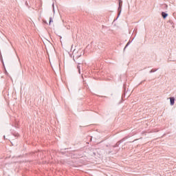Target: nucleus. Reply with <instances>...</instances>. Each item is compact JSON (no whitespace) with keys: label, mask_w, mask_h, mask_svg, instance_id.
Returning <instances> with one entry per match:
<instances>
[{"label":"nucleus","mask_w":176,"mask_h":176,"mask_svg":"<svg viewBox=\"0 0 176 176\" xmlns=\"http://www.w3.org/2000/svg\"><path fill=\"white\" fill-rule=\"evenodd\" d=\"M162 16L163 17V19H166L167 18V16H168V14L164 12H162Z\"/></svg>","instance_id":"obj_4"},{"label":"nucleus","mask_w":176,"mask_h":176,"mask_svg":"<svg viewBox=\"0 0 176 176\" xmlns=\"http://www.w3.org/2000/svg\"><path fill=\"white\" fill-rule=\"evenodd\" d=\"M123 1L122 0H119V7H118V16H120V13L122 12V4Z\"/></svg>","instance_id":"obj_2"},{"label":"nucleus","mask_w":176,"mask_h":176,"mask_svg":"<svg viewBox=\"0 0 176 176\" xmlns=\"http://www.w3.org/2000/svg\"><path fill=\"white\" fill-rule=\"evenodd\" d=\"M156 71H157V69H152L149 72V73H150V74H152V73H153V72H156Z\"/></svg>","instance_id":"obj_6"},{"label":"nucleus","mask_w":176,"mask_h":176,"mask_svg":"<svg viewBox=\"0 0 176 176\" xmlns=\"http://www.w3.org/2000/svg\"><path fill=\"white\" fill-rule=\"evenodd\" d=\"M164 8L165 9H167V8H168V6H167L166 4L164 5Z\"/></svg>","instance_id":"obj_8"},{"label":"nucleus","mask_w":176,"mask_h":176,"mask_svg":"<svg viewBox=\"0 0 176 176\" xmlns=\"http://www.w3.org/2000/svg\"><path fill=\"white\" fill-rule=\"evenodd\" d=\"M73 54H74L73 60L77 64H78V66H77V69H78V74H80V65H82V64L83 63V61L78 60V59L80 57H82V54H83V50H78L77 52H76V50H74L73 52Z\"/></svg>","instance_id":"obj_1"},{"label":"nucleus","mask_w":176,"mask_h":176,"mask_svg":"<svg viewBox=\"0 0 176 176\" xmlns=\"http://www.w3.org/2000/svg\"><path fill=\"white\" fill-rule=\"evenodd\" d=\"M169 100L170 105H174V104H175V98L174 97H170Z\"/></svg>","instance_id":"obj_3"},{"label":"nucleus","mask_w":176,"mask_h":176,"mask_svg":"<svg viewBox=\"0 0 176 176\" xmlns=\"http://www.w3.org/2000/svg\"><path fill=\"white\" fill-rule=\"evenodd\" d=\"M51 23H53V19L52 17L50 18V24H51Z\"/></svg>","instance_id":"obj_7"},{"label":"nucleus","mask_w":176,"mask_h":176,"mask_svg":"<svg viewBox=\"0 0 176 176\" xmlns=\"http://www.w3.org/2000/svg\"><path fill=\"white\" fill-rule=\"evenodd\" d=\"M120 144H122V140H120L118 142H117L116 144V145L113 146V148H116V146H119V145H120Z\"/></svg>","instance_id":"obj_5"},{"label":"nucleus","mask_w":176,"mask_h":176,"mask_svg":"<svg viewBox=\"0 0 176 176\" xmlns=\"http://www.w3.org/2000/svg\"><path fill=\"white\" fill-rule=\"evenodd\" d=\"M129 46V43L126 44V45L125 46V48Z\"/></svg>","instance_id":"obj_9"}]
</instances>
